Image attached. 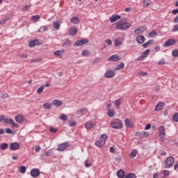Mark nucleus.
<instances>
[{
  "label": "nucleus",
  "mask_w": 178,
  "mask_h": 178,
  "mask_svg": "<svg viewBox=\"0 0 178 178\" xmlns=\"http://www.w3.org/2000/svg\"><path fill=\"white\" fill-rule=\"evenodd\" d=\"M70 35H76L77 34V29L76 28H71L70 29Z\"/></svg>",
  "instance_id": "nucleus-28"
},
{
  "label": "nucleus",
  "mask_w": 178,
  "mask_h": 178,
  "mask_svg": "<svg viewBox=\"0 0 178 178\" xmlns=\"http://www.w3.org/2000/svg\"><path fill=\"white\" fill-rule=\"evenodd\" d=\"M106 44H108V45H112V40L111 39H107L105 40Z\"/></svg>",
  "instance_id": "nucleus-56"
},
{
  "label": "nucleus",
  "mask_w": 178,
  "mask_h": 178,
  "mask_svg": "<svg viewBox=\"0 0 178 178\" xmlns=\"http://www.w3.org/2000/svg\"><path fill=\"white\" fill-rule=\"evenodd\" d=\"M104 77L106 79H112V77H115V72L112 70H107L104 74Z\"/></svg>",
  "instance_id": "nucleus-9"
},
{
  "label": "nucleus",
  "mask_w": 178,
  "mask_h": 178,
  "mask_svg": "<svg viewBox=\"0 0 178 178\" xmlns=\"http://www.w3.org/2000/svg\"><path fill=\"white\" fill-rule=\"evenodd\" d=\"M121 16L119 15H113L111 17H110V22L111 23H115V22H116L117 20H119L121 19Z\"/></svg>",
  "instance_id": "nucleus-14"
},
{
  "label": "nucleus",
  "mask_w": 178,
  "mask_h": 178,
  "mask_svg": "<svg viewBox=\"0 0 178 178\" xmlns=\"http://www.w3.org/2000/svg\"><path fill=\"white\" fill-rule=\"evenodd\" d=\"M158 65H165V59L163 58L160 61H159Z\"/></svg>",
  "instance_id": "nucleus-59"
},
{
  "label": "nucleus",
  "mask_w": 178,
  "mask_h": 178,
  "mask_svg": "<svg viewBox=\"0 0 178 178\" xmlns=\"http://www.w3.org/2000/svg\"><path fill=\"white\" fill-rule=\"evenodd\" d=\"M31 176L33 178L38 177L40 176V170L33 168L31 170Z\"/></svg>",
  "instance_id": "nucleus-11"
},
{
  "label": "nucleus",
  "mask_w": 178,
  "mask_h": 178,
  "mask_svg": "<svg viewBox=\"0 0 178 178\" xmlns=\"http://www.w3.org/2000/svg\"><path fill=\"white\" fill-rule=\"evenodd\" d=\"M120 60V58L118 55H113L108 58V62H119Z\"/></svg>",
  "instance_id": "nucleus-13"
},
{
  "label": "nucleus",
  "mask_w": 178,
  "mask_h": 178,
  "mask_svg": "<svg viewBox=\"0 0 178 178\" xmlns=\"http://www.w3.org/2000/svg\"><path fill=\"white\" fill-rule=\"evenodd\" d=\"M150 128H151V124H146L145 129L149 130Z\"/></svg>",
  "instance_id": "nucleus-63"
},
{
  "label": "nucleus",
  "mask_w": 178,
  "mask_h": 178,
  "mask_svg": "<svg viewBox=\"0 0 178 178\" xmlns=\"http://www.w3.org/2000/svg\"><path fill=\"white\" fill-rule=\"evenodd\" d=\"M125 126L126 127H133V124H131V120L129 118L125 120Z\"/></svg>",
  "instance_id": "nucleus-27"
},
{
  "label": "nucleus",
  "mask_w": 178,
  "mask_h": 178,
  "mask_svg": "<svg viewBox=\"0 0 178 178\" xmlns=\"http://www.w3.org/2000/svg\"><path fill=\"white\" fill-rule=\"evenodd\" d=\"M122 100L120 99H118L115 101L114 106H116V108H120Z\"/></svg>",
  "instance_id": "nucleus-31"
},
{
  "label": "nucleus",
  "mask_w": 178,
  "mask_h": 178,
  "mask_svg": "<svg viewBox=\"0 0 178 178\" xmlns=\"http://www.w3.org/2000/svg\"><path fill=\"white\" fill-rule=\"evenodd\" d=\"M108 116L109 118H113L115 116V111L114 110H108L107 112Z\"/></svg>",
  "instance_id": "nucleus-34"
},
{
  "label": "nucleus",
  "mask_w": 178,
  "mask_h": 178,
  "mask_svg": "<svg viewBox=\"0 0 178 178\" xmlns=\"http://www.w3.org/2000/svg\"><path fill=\"white\" fill-rule=\"evenodd\" d=\"M111 126L113 129L120 130L123 127V122L119 119H115L111 122Z\"/></svg>",
  "instance_id": "nucleus-3"
},
{
  "label": "nucleus",
  "mask_w": 178,
  "mask_h": 178,
  "mask_svg": "<svg viewBox=\"0 0 178 178\" xmlns=\"http://www.w3.org/2000/svg\"><path fill=\"white\" fill-rule=\"evenodd\" d=\"M175 44H176V39L172 38L166 40L163 47H172L175 45Z\"/></svg>",
  "instance_id": "nucleus-10"
},
{
  "label": "nucleus",
  "mask_w": 178,
  "mask_h": 178,
  "mask_svg": "<svg viewBox=\"0 0 178 178\" xmlns=\"http://www.w3.org/2000/svg\"><path fill=\"white\" fill-rule=\"evenodd\" d=\"M42 31H45V26H43L38 30V33H42Z\"/></svg>",
  "instance_id": "nucleus-64"
},
{
  "label": "nucleus",
  "mask_w": 178,
  "mask_h": 178,
  "mask_svg": "<svg viewBox=\"0 0 178 178\" xmlns=\"http://www.w3.org/2000/svg\"><path fill=\"white\" fill-rule=\"evenodd\" d=\"M44 88H45V86H40V87L38 89L37 93H38V94H41V93L44 91Z\"/></svg>",
  "instance_id": "nucleus-43"
},
{
  "label": "nucleus",
  "mask_w": 178,
  "mask_h": 178,
  "mask_svg": "<svg viewBox=\"0 0 178 178\" xmlns=\"http://www.w3.org/2000/svg\"><path fill=\"white\" fill-rule=\"evenodd\" d=\"M117 176L118 178H124L126 175H124V170H119L117 172Z\"/></svg>",
  "instance_id": "nucleus-19"
},
{
  "label": "nucleus",
  "mask_w": 178,
  "mask_h": 178,
  "mask_svg": "<svg viewBox=\"0 0 178 178\" xmlns=\"http://www.w3.org/2000/svg\"><path fill=\"white\" fill-rule=\"evenodd\" d=\"M138 29L141 31V33L143 34L145 31L147 30V26H140Z\"/></svg>",
  "instance_id": "nucleus-46"
},
{
  "label": "nucleus",
  "mask_w": 178,
  "mask_h": 178,
  "mask_svg": "<svg viewBox=\"0 0 178 178\" xmlns=\"http://www.w3.org/2000/svg\"><path fill=\"white\" fill-rule=\"evenodd\" d=\"M78 113L79 115H86L87 113V108H81V110L78 111Z\"/></svg>",
  "instance_id": "nucleus-38"
},
{
  "label": "nucleus",
  "mask_w": 178,
  "mask_h": 178,
  "mask_svg": "<svg viewBox=\"0 0 178 178\" xmlns=\"http://www.w3.org/2000/svg\"><path fill=\"white\" fill-rule=\"evenodd\" d=\"M134 34H136V35H138L140 34H143V32H141V31L140 30L139 28L136 29L135 31H134Z\"/></svg>",
  "instance_id": "nucleus-50"
},
{
  "label": "nucleus",
  "mask_w": 178,
  "mask_h": 178,
  "mask_svg": "<svg viewBox=\"0 0 178 178\" xmlns=\"http://www.w3.org/2000/svg\"><path fill=\"white\" fill-rule=\"evenodd\" d=\"M59 119H60V120H63L64 122H66V120H67V115H66V114H62L60 115H59Z\"/></svg>",
  "instance_id": "nucleus-37"
},
{
  "label": "nucleus",
  "mask_w": 178,
  "mask_h": 178,
  "mask_svg": "<svg viewBox=\"0 0 178 178\" xmlns=\"http://www.w3.org/2000/svg\"><path fill=\"white\" fill-rule=\"evenodd\" d=\"M68 147H70V144L68 143L64 142L58 145L57 151H65V149H66V148H68Z\"/></svg>",
  "instance_id": "nucleus-6"
},
{
  "label": "nucleus",
  "mask_w": 178,
  "mask_h": 178,
  "mask_svg": "<svg viewBox=\"0 0 178 178\" xmlns=\"http://www.w3.org/2000/svg\"><path fill=\"white\" fill-rule=\"evenodd\" d=\"M172 120L174 122H178V113H176L173 115Z\"/></svg>",
  "instance_id": "nucleus-48"
},
{
  "label": "nucleus",
  "mask_w": 178,
  "mask_h": 178,
  "mask_svg": "<svg viewBox=\"0 0 178 178\" xmlns=\"http://www.w3.org/2000/svg\"><path fill=\"white\" fill-rule=\"evenodd\" d=\"M6 133L7 134H12V133H13L12 129L10 128H6Z\"/></svg>",
  "instance_id": "nucleus-55"
},
{
  "label": "nucleus",
  "mask_w": 178,
  "mask_h": 178,
  "mask_svg": "<svg viewBox=\"0 0 178 178\" xmlns=\"http://www.w3.org/2000/svg\"><path fill=\"white\" fill-rule=\"evenodd\" d=\"M125 178H137V175L135 173H129L125 175Z\"/></svg>",
  "instance_id": "nucleus-36"
},
{
  "label": "nucleus",
  "mask_w": 178,
  "mask_h": 178,
  "mask_svg": "<svg viewBox=\"0 0 178 178\" xmlns=\"http://www.w3.org/2000/svg\"><path fill=\"white\" fill-rule=\"evenodd\" d=\"M151 0H143V6H149Z\"/></svg>",
  "instance_id": "nucleus-41"
},
{
  "label": "nucleus",
  "mask_w": 178,
  "mask_h": 178,
  "mask_svg": "<svg viewBox=\"0 0 178 178\" xmlns=\"http://www.w3.org/2000/svg\"><path fill=\"white\" fill-rule=\"evenodd\" d=\"M53 27L55 30H59L60 29V24L58 21H56L53 24Z\"/></svg>",
  "instance_id": "nucleus-26"
},
{
  "label": "nucleus",
  "mask_w": 178,
  "mask_h": 178,
  "mask_svg": "<svg viewBox=\"0 0 178 178\" xmlns=\"http://www.w3.org/2000/svg\"><path fill=\"white\" fill-rule=\"evenodd\" d=\"M163 175L165 176V177H168L169 176V170H163Z\"/></svg>",
  "instance_id": "nucleus-58"
},
{
  "label": "nucleus",
  "mask_w": 178,
  "mask_h": 178,
  "mask_svg": "<svg viewBox=\"0 0 178 178\" xmlns=\"http://www.w3.org/2000/svg\"><path fill=\"white\" fill-rule=\"evenodd\" d=\"M138 152L137 150L134 149L129 154V157L133 159L135 156H137Z\"/></svg>",
  "instance_id": "nucleus-32"
},
{
  "label": "nucleus",
  "mask_w": 178,
  "mask_h": 178,
  "mask_svg": "<svg viewBox=\"0 0 178 178\" xmlns=\"http://www.w3.org/2000/svg\"><path fill=\"white\" fill-rule=\"evenodd\" d=\"M172 55L174 58H177L178 56V50L175 49L172 51Z\"/></svg>",
  "instance_id": "nucleus-45"
},
{
  "label": "nucleus",
  "mask_w": 178,
  "mask_h": 178,
  "mask_svg": "<svg viewBox=\"0 0 178 178\" xmlns=\"http://www.w3.org/2000/svg\"><path fill=\"white\" fill-rule=\"evenodd\" d=\"M136 41L138 44H144V41H145V37L143 35H139L136 37Z\"/></svg>",
  "instance_id": "nucleus-16"
},
{
  "label": "nucleus",
  "mask_w": 178,
  "mask_h": 178,
  "mask_svg": "<svg viewBox=\"0 0 178 178\" xmlns=\"http://www.w3.org/2000/svg\"><path fill=\"white\" fill-rule=\"evenodd\" d=\"M173 163H175V158L172 156L167 157L164 162L166 169H170V168H172Z\"/></svg>",
  "instance_id": "nucleus-4"
},
{
  "label": "nucleus",
  "mask_w": 178,
  "mask_h": 178,
  "mask_svg": "<svg viewBox=\"0 0 178 178\" xmlns=\"http://www.w3.org/2000/svg\"><path fill=\"white\" fill-rule=\"evenodd\" d=\"M70 22L73 24H79V23H80V19L77 17H74L70 19Z\"/></svg>",
  "instance_id": "nucleus-21"
},
{
  "label": "nucleus",
  "mask_w": 178,
  "mask_h": 178,
  "mask_svg": "<svg viewBox=\"0 0 178 178\" xmlns=\"http://www.w3.org/2000/svg\"><path fill=\"white\" fill-rule=\"evenodd\" d=\"M165 105V103L163 102H160L158 104H156L155 107V111L159 112V111H162V108H163V106Z\"/></svg>",
  "instance_id": "nucleus-17"
},
{
  "label": "nucleus",
  "mask_w": 178,
  "mask_h": 178,
  "mask_svg": "<svg viewBox=\"0 0 178 178\" xmlns=\"http://www.w3.org/2000/svg\"><path fill=\"white\" fill-rule=\"evenodd\" d=\"M85 166H86V168L91 167V163H88V160L85 161Z\"/></svg>",
  "instance_id": "nucleus-54"
},
{
  "label": "nucleus",
  "mask_w": 178,
  "mask_h": 178,
  "mask_svg": "<svg viewBox=\"0 0 178 178\" xmlns=\"http://www.w3.org/2000/svg\"><path fill=\"white\" fill-rule=\"evenodd\" d=\"M51 107H52V104L49 102L45 103V109H51Z\"/></svg>",
  "instance_id": "nucleus-47"
},
{
  "label": "nucleus",
  "mask_w": 178,
  "mask_h": 178,
  "mask_svg": "<svg viewBox=\"0 0 178 178\" xmlns=\"http://www.w3.org/2000/svg\"><path fill=\"white\" fill-rule=\"evenodd\" d=\"M53 105H55V106H57L58 108L59 106H62L63 102L59 99H54L53 101Z\"/></svg>",
  "instance_id": "nucleus-20"
},
{
  "label": "nucleus",
  "mask_w": 178,
  "mask_h": 178,
  "mask_svg": "<svg viewBox=\"0 0 178 178\" xmlns=\"http://www.w3.org/2000/svg\"><path fill=\"white\" fill-rule=\"evenodd\" d=\"M19 148H20V144H19L17 143H13L10 145V149L11 151H17V149H19Z\"/></svg>",
  "instance_id": "nucleus-12"
},
{
  "label": "nucleus",
  "mask_w": 178,
  "mask_h": 178,
  "mask_svg": "<svg viewBox=\"0 0 178 178\" xmlns=\"http://www.w3.org/2000/svg\"><path fill=\"white\" fill-rule=\"evenodd\" d=\"M158 35V33H156V31H152V32L149 33V37H156Z\"/></svg>",
  "instance_id": "nucleus-44"
},
{
  "label": "nucleus",
  "mask_w": 178,
  "mask_h": 178,
  "mask_svg": "<svg viewBox=\"0 0 178 178\" xmlns=\"http://www.w3.org/2000/svg\"><path fill=\"white\" fill-rule=\"evenodd\" d=\"M76 124H77V122H76V121H70L69 126L70 127H76Z\"/></svg>",
  "instance_id": "nucleus-49"
},
{
  "label": "nucleus",
  "mask_w": 178,
  "mask_h": 178,
  "mask_svg": "<svg viewBox=\"0 0 178 178\" xmlns=\"http://www.w3.org/2000/svg\"><path fill=\"white\" fill-rule=\"evenodd\" d=\"M40 15H33L31 20H32V22H34V23H35V22H38L40 20Z\"/></svg>",
  "instance_id": "nucleus-29"
},
{
  "label": "nucleus",
  "mask_w": 178,
  "mask_h": 178,
  "mask_svg": "<svg viewBox=\"0 0 178 178\" xmlns=\"http://www.w3.org/2000/svg\"><path fill=\"white\" fill-rule=\"evenodd\" d=\"M26 166L24 165L21 166L19 168L20 173L24 174L26 173Z\"/></svg>",
  "instance_id": "nucleus-42"
},
{
  "label": "nucleus",
  "mask_w": 178,
  "mask_h": 178,
  "mask_svg": "<svg viewBox=\"0 0 178 178\" xmlns=\"http://www.w3.org/2000/svg\"><path fill=\"white\" fill-rule=\"evenodd\" d=\"M0 149H1L2 151H5L6 149H8V143H1V144L0 145Z\"/></svg>",
  "instance_id": "nucleus-30"
},
{
  "label": "nucleus",
  "mask_w": 178,
  "mask_h": 178,
  "mask_svg": "<svg viewBox=\"0 0 178 178\" xmlns=\"http://www.w3.org/2000/svg\"><path fill=\"white\" fill-rule=\"evenodd\" d=\"M149 52H151V50L149 49H147V50H145L142 54L140 56H139L136 60H139V61H141V60H144V59H145V57L147 56V55H149Z\"/></svg>",
  "instance_id": "nucleus-8"
},
{
  "label": "nucleus",
  "mask_w": 178,
  "mask_h": 178,
  "mask_svg": "<svg viewBox=\"0 0 178 178\" xmlns=\"http://www.w3.org/2000/svg\"><path fill=\"white\" fill-rule=\"evenodd\" d=\"M55 56H57L58 58H62L63 55V51L62 50H57L54 51Z\"/></svg>",
  "instance_id": "nucleus-24"
},
{
  "label": "nucleus",
  "mask_w": 178,
  "mask_h": 178,
  "mask_svg": "<svg viewBox=\"0 0 178 178\" xmlns=\"http://www.w3.org/2000/svg\"><path fill=\"white\" fill-rule=\"evenodd\" d=\"M35 45H41V41L40 40L34 39L29 42V47L30 48H33V47H35Z\"/></svg>",
  "instance_id": "nucleus-7"
},
{
  "label": "nucleus",
  "mask_w": 178,
  "mask_h": 178,
  "mask_svg": "<svg viewBox=\"0 0 178 178\" xmlns=\"http://www.w3.org/2000/svg\"><path fill=\"white\" fill-rule=\"evenodd\" d=\"M87 55H90V51H88L87 50H83L82 51V56H87Z\"/></svg>",
  "instance_id": "nucleus-52"
},
{
  "label": "nucleus",
  "mask_w": 178,
  "mask_h": 178,
  "mask_svg": "<svg viewBox=\"0 0 178 178\" xmlns=\"http://www.w3.org/2000/svg\"><path fill=\"white\" fill-rule=\"evenodd\" d=\"M172 31H174V32L178 31V25H175L174 26Z\"/></svg>",
  "instance_id": "nucleus-60"
},
{
  "label": "nucleus",
  "mask_w": 178,
  "mask_h": 178,
  "mask_svg": "<svg viewBox=\"0 0 178 178\" xmlns=\"http://www.w3.org/2000/svg\"><path fill=\"white\" fill-rule=\"evenodd\" d=\"M8 20H9V17L5 18V19H2L1 20H0V23L1 24H4V23L6 22H8Z\"/></svg>",
  "instance_id": "nucleus-53"
},
{
  "label": "nucleus",
  "mask_w": 178,
  "mask_h": 178,
  "mask_svg": "<svg viewBox=\"0 0 178 178\" xmlns=\"http://www.w3.org/2000/svg\"><path fill=\"white\" fill-rule=\"evenodd\" d=\"M159 137L165 136V127L161 126L159 128Z\"/></svg>",
  "instance_id": "nucleus-22"
},
{
  "label": "nucleus",
  "mask_w": 178,
  "mask_h": 178,
  "mask_svg": "<svg viewBox=\"0 0 178 178\" xmlns=\"http://www.w3.org/2000/svg\"><path fill=\"white\" fill-rule=\"evenodd\" d=\"M72 45V41L70 40H66L63 44V47L64 48H68V47H70Z\"/></svg>",
  "instance_id": "nucleus-25"
},
{
  "label": "nucleus",
  "mask_w": 178,
  "mask_h": 178,
  "mask_svg": "<svg viewBox=\"0 0 178 178\" xmlns=\"http://www.w3.org/2000/svg\"><path fill=\"white\" fill-rule=\"evenodd\" d=\"M123 67H124V63H120L116 66L115 70H121V69H123Z\"/></svg>",
  "instance_id": "nucleus-35"
},
{
  "label": "nucleus",
  "mask_w": 178,
  "mask_h": 178,
  "mask_svg": "<svg viewBox=\"0 0 178 178\" xmlns=\"http://www.w3.org/2000/svg\"><path fill=\"white\" fill-rule=\"evenodd\" d=\"M21 59H24L27 58V54H23L22 55L20 56Z\"/></svg>",
  "instance_id": "nucleus-62"
},
{
  "label": "nucleus",
  "mask_w": 178,
  "mask_h": 178,
  "mask_svg": "<svg viewBox=\"0 0 178 178\" xmlns=\"http://www.w3.org/2000/svg\"><path fill=\"white\" fill-rule=\"evenodd\" d=\"M94 126H95V123H92L91 122H88L85 124L86 129H92V127H94Z\"/></svg>",
  "instance_id": "nucleus-23"
},
{
  "label": "nucleus",
  "mask_w": 178,
  "mask_h": 178,
  "mask_svg": "<svg viewBox=\"0 0 178 178\" xmlns=\"http://www.w3.org/2000/svg\"><path fill=\"white\" fill-rule=\"evenodd\" d=\"M131 27V24L130 23L124 22L123 19H121L116 23V29L118 30H122L124 31V30H127Z\"/></svg>",
  "instance_id": "nucleus-1"
},
{
  "label": "nucleus",
  "mask_w": 178,
  "mask_h": 178,
  "mask_svg": "<svg viewBox=\"0 0 178 178\" xmlns=\"http://www.w3.org/2000/svg\"><path fill=\"white\" fill-rule=\"evenodd\" d=\"M15 120L17 123H23L24 122V117L22 115H18L15 117Z\"/></svg>",
  "instance_id": "nucleus-15"
},
{
  "label": "nucleus",
  "mask_w": 178,
  "mask_h": 178,
  "mask_svg": "<svg viewBox=\"0 0 178 178\" xmlns=\"http://www.w3.org/2000/svg\"><path fill=\"white\" fill-rule=\"evenodd\" d=\"M49 131L51 133H56L58 131V129L57 128H54V127H50L49 129Z\"/></svg>",
  "instance_id": "nucleus-51"
},
{
  "label": "nucleus",
  "mask_w": 178,
  "mask_h": 178,
  "mask_svg": "<svg viewBox=\"0 0 178 178\" xmlns=\"http://www.w3.org/2000/svg\"><path fill=\"white\" fill-rule=\"evenodd\" d=\"M154 42L153 40H149L148 42L143 44V48H147L149 44H152Z\"/></svg>",
  "instance_id": "nucleus-39"
},
{
  "label": "nucleus",
  "mask_w": 178,
  "mask_h": 178,
  "mask_svg": "<svg viewBox=\"0 0 178 178\" xmlns=\"http://www.w3.org/2000/svg\"><path fill=\"white\" fill-rule=\"evenodd\" d=\"M106 138H108V135L106 134H102L100 138H99V140L100 141H104V143H106Z\"/></svg>",
  "instance_id": "nucleus-33"
},
{
  "label": "nucleus",
  "mask_w": 178,
  "mask_h": 178,
  "mask_svg": "<svg viewBox=\"0 0 178 178\" xmlns=\"http://www.w3.org/2000/svg\"><path fill=\"white\" fill-rule=\"evenodd\" d=\"M172 15H177L178 13V9H174L172 10Z\"/></svg>",
  "instance_id": "nucleus-61"
},
{
  "label": "nucleus",
  "mask_w": 178,
  "mask_h": 178,
  "mask_svg": "<svg viewBox=\"0 0 178 178\" xmlns=\"http://www.w3.org/2000/svg\"><path fill=\"white\" fill-rule=\"evenodd\" d=\"M95 145L99 148H102L105 145V140H100L99 139L95 142Z\"/></svg>",
  "instance_id": "nucleus-18"
},
{
  "label": "nucleus",
  "mask_w": 178,
  "mask_h": 178,
  "mask_svg": "<svg viewBox=\"0 0 178 178\" xmlns=\"http://www.w3.org/2000/svg\"><path fill=\"white\" fill-rule=\"evenodd\" d=\"M122 45V42L119 39H115V47H120Z\"/></svg>",
  "instance_id": "nucleus-40"
},
{
  "label": "nucleus",
  "mask_w": 178,
  "mask_h": 178,
  "mask_svg": "<svg viewBox=\"0 0 178 178\" xmlns=\"http://www.w3.org/2000/svg\"><path fill=\"white\" fill-rule=\"evenodd\" d=\"M88 39L83 38L82 40H78L74 44V47H81V45H84V44H88Z\"/></svg>",
  "instance_id": "nucleus-5"
},
{
  "label": "nucleus",
  "mask_w": 178,
  "mask_h": 178,
  "mask_svg": "<svg viewBox=\"0 0 178 178\" xmlns=\"http://www.w3.org/2000/svg\"><path fill=\"white\" fill-rule=\"evenodd\" d=\"M6 123V124H11L13 127H19V124L15 123V120L12 118H8L4 115L0 116V122Z\"/></svg>",
  "instance_id": "nucleus-2"
},
{
  "label": "nucleus",
  "mask_w": 178,
  "mask_h": 178,
  "mask_svg": "<svg viewBox=\"0 0 178 178\" xmlns=\"http://www.w3.org/2000/svg\"><path fill=\"white\" fill-rule=\"evenodd\" d=\"M45 155L46 156H51V155H52V151L48 150L47 152H46Z\"/></svg>",
  "instance_id": "nucleus-57"
}]
</instances>
